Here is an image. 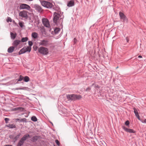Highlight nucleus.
Here are the masks:
<instances>
[{"label":"nucleus","instance_id":"21","mask_svg":"<svg viewBox=\"0 0 146 146\" xmlns=\"http://www.w3.org/2000/svg\"><path fill=\"white\" fill-rule=\"evenodd\" d=\"M134 113L137 119H139V115L138 111L136 108H134Z\"/></svg>","mask_w":146,"mask_h":146},{"label":"nucleus","instance_id":"40","mask_svg":"<svg viewBox=\"0 0 146 146\" xmlns=\"http://www.w3.org/2000/svg\"><path fill=\"white\" fill-rule=\"evenodd\" d=\"M23 89L22 88H15V90H23Z\"/></svg>","mask_w":146,"mask_h":146},{"label":"nucleus","instance_id":"39","mask_svg":"<svg viewBox=\"0 0 146 146\" xmlns=\"http://www.w3.org/2000/svg\"><path fill=\"white\" fill-rule=\"evenodd\" d=\"M77 41V40L75 38H74L73 39V41L74 43H75Z\"/></svg>","mask_w":146,"mask_h":146},{"label":"nucleus","instance_id":"12","mask_svg":"<svg viewBox=\"0 0 146 146\" xmlns=\"http://www.w3.org/2000/svg\"><path fill=\"white\" fill-rule=\"evenodd\" d=\"M42 23L45 27L49 28L50 26L49 22L47 20L44 19L42 20Z\"/></svg>","mask_w":146,"mask_h":146},{"label":"nucleus","instance_id":"47","mask_svg":"<svg viewBox=\"0 0 146 146\" xmlns=\"http://www.w3.org/2000/svg\"><path fill=\"white\" fill-rule=\"evenodd\" d=\"M38 48V47H37V46H36V47H35V49H34L35 50H36Z\"/></svg>","mask_w":146,"mask_h":146},{"label":"nucleus","instance_id":"48","mask_svg":"<svg viewBox=\"0 0 146 146\" xmlns=\"http://www.w3.org/2000/svg\"><path fill=\"white\" fill-rule=\"evenodd\" d=\"M4 146H13L11 145H6Z\"/></svg>","mask_w":146,"mask_h":146},{"label":"nucleus","instance_id":"24","mask_svg":"<svg viewBox=\"0 0 146 146\" xmlns=\"http://www.w3.org/2000/svg\"><path fill=\"white\" fill-rule=\"evenodd\" d=\"M29 80L30 78L29 77L27 76H25V77H23V80L25 82H28L29 81Z\"/></svg>","mask_w":146,"mask_h":146},{"label":"nucleus","instance_id":"22","mask_svg":"<svg viewBox=\"0 0 146 146\" xmlns=\"http://www.w3.org/2000/svg\"><path fill=\"white\" fill-rule=\"evenodd\" d=\"M21 135V133H19L17 135L13 138V139L14 140V142L16 141L19 138Z\"/></svg>","mask_w":146,"mask_h":146},{"label":"nucleus","instance_id":"3","mask_svg":"<svg viewBox=\"0 0 146 146\" xmlns=\"http://www.w3.org/2000/svg\"><path fill=\"white\" fill-rule=\"evenodd\" d=\"M40 1L41 5L48 9H50L54 6L51 3L48 1L43 0H40Z\"/></svg>","mask_w":146,"mask_h":146},{"label":"nucleus","instance_id":"43","mask_svg":"<svg viewBox=\"0 0 146 146\" xmlns=\"http://www.w3.org/2000/svg\"><path fill=\"white\" fill-rule=\"evenodd\" d=\"M9 119H5V122L6 123H7L8 121H9Z\"/></svg>","mask_w":146,"mask_h":146},{"label":"nucleus","instance_id":"14","mask_svg":"<svg viewBox=\"0 0 146 146\" xmlns=\"http://www.w3.org/2000/svg\"><path fill=\"white\" fill-rule=\"evenodd\" d=\"M23 76L21 75H20L19 76V78L18 79L14 80H13V82H15V84H16L19 83L18 82H20L22 80H23Z\"/></svg>","mask_w":146,"mask_h":146},{"label":"nucleus","instance_id":"53","mask_svg":"<svg viewBox=\"0 0 146 146\" xmlns=\"http://www.w3.org/2000/svg\"><path fill=\"white\" fill-rule=\"evenodd\" d=\"M23 119H25V118H23Z\"/></svg>","mask_w":146,"mask_h":146},{"label":"nucleus","instance_id":"1","mask_svg":"<svg viewBox=\"0 0 146 146\" xmlns=\"http://www.w3.org/2000/svg\"><path fill=\"white\" fill-rule=\"evenodd\" d=\"M60 13L55 12L54 13L53 21L54 23L58 26L62 25L64 16L60 15Z\"/></svg>","mask_w":146,"mask_h":146},{"label":"nucleus","instance_id":"23","mask_svg":"<svg viewBox=\"0 0 146 146\" xmlns=\"http://www.w3.org/2000/svg\"><path fill=\"white\" fill-rule=\"evenodd\" d=\"M32 36L34 39L38 37V34L36 32H34L32 34Z\"/></svg>","mask_w":146,"mask_h":146},{"label":"nucleus","instance_id":"20","mask_svg":"<svg viewBox=\"0 0 146 146\" xmlns=\"http://www.w3.org/2000/svg\"><path fill=\"white\" fill-rule=\"evenodd\" d=\"M27 52V51L25 50V47L23 48L22 49H21L19 53V55H20L24 53Z\"/></svg>","mask_w":146,"mask_h":146},{"label":"nucleus","instance_id":"19","mask_svg":"<svg viewBox=\"0 0 146 146\" xmlns=\"http://www.w3.org/2000/svg\"><path fill=\"white\" fill-rule=\"evenodd\" d=\"M17 35V34L16 33H14L12 32L10 33L11 38L12 39H15Z\"/></svg>","mask_w":146,"mask_h":146},{"label":"nucleus","instance_id":"6","mask_svg":"<svg viewBox=\"0 0 146 146\" xmlns=\"http://www.w3.org/2000/svg\"><path fill=\"white\" fill-rule=\"evenodd\" d=\"M119 14L121 20L122 21L123 20L124 22L127 23L128 22V20L126 17L123 13L120 12H119Z\"/></svg>","mask_w":146,"mask_h":146},{"label":"nucleus","instance_id":"34","mask_svg":"<svg viewBox=\"0 0 146 146\" xmlns=\"http://www.w3.org/2000/svg\"><path fill=\"white\" fill-rule=\"evenodd\" d=\"M7 22H11L12 20H11V18L10 17H8L7 18Z\"/></svg>","mask_w":146,"mask_h":146},{"label":"nucleus","instance_id":"31","mask_svg":"<svg viewBox=\"0 0 146 146\" xmlns=\"http://www.w3.org/2000/svg\"><path fill=\"white\" fill-rule=\"evenodd\" d=\"M130 123V122L128 120H127L125 123V125L127 126H129Z\"/></svg>","mask_w":146,"mask_h":146},{"label":"nucleus","instance_id":"16","mask_svg":"<svg viewBox=\"0 0 146 146\" xmlns=\"http://www.w3.org/2000/svg\"><path fill=\"white\" fill-rule=\"evenodd\" d=\"M74 1L72 0L69 1L67 3V5L68 7H70L74 6Z\"/></svg>","mask_w":146,"mask_h":146},{"label":"nucleus","instance_id":"5","mask_svg":"<svg viewBox=\"0 0 146 146\" xmlns=\"http://www.w3.org/2000/svg\"><path fill=\"white\" fill-rule=\"evenodd\" d=\"M38 44L40 45L47 47L48 45V41L45 39L40 40Z\"/></svg>","mask_w":146,"mask_h":146},{"label":"nucleus","instance_id":"29","mask_svg":"<svg viewBox=\"0 0 146 146\" xmlns=\"http://www.w3.org/2000/svg\"><path fill=\"white\" fill-rule=\"evenodd\" d=\"M25 50L27 51V52H30L31 50V47L30 46H27V47H25Z\"/></svg>","mask_w":146,"mask_h":146},{"label":"nucleus","instance_id":"37","mask_svg":"<svg viewBox=\"0 0 146 146\" xmlns=\"http://www.w3.org/2000/svg\"><path fill=\"white\" fill-rule=\"evenodd\" d=\"M125 39H126V40L127 42V43L129 42V38L127 36L126 38Z\"/></svg>","mask_w":146,"mask_h":146},{"label":"nucleus","instance_id":"15","mask_svg":"<svg viewBox=\"0 0 146 146\" xmlns=\"http://www.w3.org/2000/svg\"><path fill=\"white\" fill-rule=\"evenodd\" d=\"M31 138L30 135L28 134H26L23 136L21 139L25 142V141L28 138Z\"/></svg>","mask_w":146,"mask_h":146},{"label":"nucleus","instance_id":"32","mask_svg":"<svg viewBox=\"0 0 146 146\" xmlns=\"http://www.w3.org/2000/svg\"><path fill=\"white\" fill-rule=\"evenodd\" d=\"M142 122L144 123H146V119H139Z\"/></svg>","mask_w":146,"mask_h":146},{"label":"nucleus","instance_id":"9","mask_svg":"<svg viewBox=\"0 0 146 146\" xmlns=\"http://www.w3.org/2000/svg\"><path fill=\"white\" fill-rule=\"evenodd\" d=\"M33 7L38 12L41 13L42 12L43 10L41 7L38 5L35 4L33 5Z\"/></svg>","mask_w":146,"mask_h":146},{"label":"nucleus","instance_id":"8","mask_svg":"<svg viewBox=\"0 0 146 146\" xmlns=\"http://www.w3.org/2000/svg\"><path fill=\"white\" fill-rule=\"evenodd\" d=\"M19 16L25 18L26 19L28 18L27 12L25 11H21L19 13Z\"/></svg>","mask_w":146,"mask_h":146},{"label":"nucleus","instance_id":"27","mask_svg":"<svg viewBox=\"0 0 146 146\" xmlns=\"http://www.w3.org/2000/svg\"><path fill=\"white\" fill-rule=\"evenodd\" d=\"M24 143V142L21 139L18 142L17 146H21L23 145Z\"/></svg>","mask_w":146,"mask_h":146},{"label":"nucleus","instance_id":"42","mask_svg":"<svg viewBox=\"0 0 146 146\" xmlns=\"http://www.w3.org/2000/svg\"><path fill=\"white\" fill-rule=\"evenodd\" d=\"M38 119H31V120L33 121L36 122L37 121Z\"/></svg>","mask_w":146,"mask_h":146},{"label":"nucleus","instance_id":"49","mask_svg":"<svg viewBox=\"0 0 146 146\" xmlns=\"http://www.w3.org/2000/svg\"><path fill=\"white\" fill-rule=\"evenodd\" d=\"M26 1H33V0H25Z\"/></svg>","mask_w":146,"mask_h":146},{"label":"nucleus","instance_id":"7","mask_svg":"<svg viewBox=\"0 0 146 146\" xmlns=\"http://www.w3.org/2000/svg\"><path fill=\"white\" fill-rule=\"evenodd\" d=\"M19 9H26L30 10L31 9V7L29 5L24 3L21 4L20 5Z\"/></svg>","mask_w":146,"mask_h":146},{"label":"nucleus","instance_id":"13","mask_svg":"<svg viewBox=\"0 0 146 146\" xmlns=\"http://www.w3.org/2000/svg\"><path fill=\"white\" fill-rule=\"evenodd\" d=\"M21 42V41L19 40H15L13 42L12 45L15 48L20 44Z\"/></svg>","mask_w":146,"mask_h":146},{"label":"nucleus","instance_id":"45","mask_svg":"<svg viewBox=\"0 0 146 146\" xmlns=\"http://www.w3.org/2000/svg\"><path fill=\"white\" fill-rule=\"evenodd\" d=\"M23 115H24V116L26 117H27L28 115L27 114H23Z\"/></svg>","mask_w":146,"mask_h":146},{"label":"nucleus","instance_id":"10","mask_svg":"<svg viewBox=\"0 0 146 146\" xmlns=\"http://www.w3.org/2000/svg\"><path fill=\"white\" fill-rule=\"evenodd\" d=\"M122 128L124 129L125 131L129 133H133L135 132V131L132 129L128 128L124 126H123Z\"/></svg>","mask_w":146,"mask_h":146},{"label":"nucleus","instance_id":"4","mask_svg":"<svg viewBox=\"0 0 146 146\" xmlns=\"http://www.w3.org/2000/svg\"><path fill=\"white\" fill-rule=\"evenodd\" d=\"M38 50L40 53L43 55H46L48 53V49L44 46L38 48Z\"/></svg>","mask_w":146,"mask_h":146},{"label":"nucleus","instance_id":"50","mask_svg":"<svg viewBox=\"0 0 146 146\" xmlns=\"http://www.w3.org/2000/svg\"><path fill=\"white\" fill-rule=\"evenodd\" d=\"M4 119H8V118H5Z\"/></svg>","mask_w":146,"mask_h":146},{"label":"nucleus","instance_id":"44","mask_svg":"<svg viewBox=\"0 0 146 146\" xmlns=\"http://www.w3.org/2000/svg\"><path fill=\"white\" fill-rule=\"evenodd\" d=\"M31 119H37L36 117L35 116H33L31 117Z\"/></svg>","mask_w":146,"mask_h":146},{"label":"nucleus","instance_id":"26","mask_svg":"<svg viewBox=\"0 0 146 146\" xmlns=\"http://www.w3.org/2000/svg\"><path fill=\"white\" fill-rule=\"evenodd\" d=\"M60 31V29L59 28H56L54 29V33L55 34H58Z\"/></svg>","mask_w":146,"mask_h":146},{"label":"nucleus","instance_id":"46","mask_svg":"<svg viewBox=\"0 0 146 146\" xmlns=\"http://www.w3.org/2000/svg\"><path fill=\"white\" fill-rule=\"evenodd\" d=\"M138 58H142V56L141 55H139V56H138Z\"/></svg>","mask_w":146,"mask_h":146},{"label":"nucleus","instance_id":"38","mask_svg":"<svg viewBox=\"0 0 146 146\" xmlns=\"http://www.w3.org/2000/svg\"><path fill=\"white\" fill-rule=\"evenodd\" d=\"M91 89V88L90 87H88L87 89H86V91H89Z\"/></svg>","mask_w":146,"mask_h":146},{"label":"nucleus","instance_id":"17","mask_svg":"<svg viewBox=\"0 0 146 146\" xmlns=\"http://www.w3.org/2000/svg\"><path fill=\"white\" fill-rule=\"evenodd\" d=\"M15 48L14 46H11L9 47L7 50V52L9 53L13 52Z\"/></svg>","mask_w":146,"mask_h":146},{"label":"nucleus","instance_id":"36","mask_svg":"<svg viewBox=\"0 0 146 146\" xmlns=\"http://www.w3.org/2000/svg\"><path fill=\"white\" fill-rule=\"evenodd\" d=\"M55 142L59 146L60 145V142L57 139L55 140Z\"/></svg>","mask_w":146,"mask_h":146},{"label":"nucleus","instance_id":"51","mask_svg":"<svg viewBox=\"0 0 146 146\" xmlns=\"http://www.w3.org/2000/svg\"><path fill=\"white\" fill-rule=\"evenodd\" d=\"M51 123H52V125H53V124H52V123L51 122Z\"/></svg>","mask_w":146,"mask_h":146},{"label":"nucleus","instance_id":"41","mask_svg":"<svg viewBox=\"0 0 146 146\" xmlns=\"http://www.w3.org/2000/svg\"><path fill=\"white\" fill-rule=\"evenodd\" d=\"M95 88H100V87L98 85H96L95 87Z\"/></svg>","mask_w":146,"mask_h":146},{"label":"nucleus","instance_id":"30","mask_svg":"<svg viewBox=\"0 0 146 146\" xmlns=\"http://www.w3.org/2000/svg\"><path fill=\"white\" fill-rule=\"evenodd\" d=\"M16 121H19V122H27V119H16Z\"/></svg>","mask_w":146,"mask_h":146},{"label":"nucleus","instance_id":"25","mask_svg":"<svg viewBox=\"0 0 146 146\" xmlns=\"http://www.w3.org/2000/svg\"><path fill=\"white\" fill-rule=\"evenodd\" d=\"M6 126L10 128H14L16 127V126L15 125L11 124H9L6 125Z\"/></svg>","mask_w":146,"mask_h":146},{"label":"nucleus","instance_id":"18","mask_svg":"<svg viewBox=\"0 0 146 146\" xmlns=\"http://www.w3.org/2000/svg\"><path fill=\"white\" fill-rule=\"evenodd\" d=\"M39 138V136H35L31 138V141L33 142H35L36 141L38 140Z\"/></svg>","mask_w":146,"mask_h":146},{"label":"nucleus","instance_id":"35","mask_svg":"<svg viewBox=\"0 0 146 146\" xmlns=\"http://www.w3.org/2000/svg\"><path fill=\"white\" fill-rule=\"evenodd\" d=\"M28 44L29 45V46L31 47L33 44V42L32 41H29L28 42Z\"/></svg>","mask_w":146,"mask_h":146},{"label":"nucleus","instance_id":"11","mask_svg":"<svg viewBox=\"0 0 146 146\" xmlns=\"http://www.w3.org/2000/svg\"><path fill=\"white\" fill-rule=\"evenodd\" d=\"M12 110L14 111H17V112H20L24 111L25 110V109L24 108L22 107H17L13 108Z\"/></svg>","mask_w":146,"mask_h":146},{"label":"nucleus","instance_id":"28","mask_svg":"<svg viewBox=\"0 0 146 146\" xmlns=\"http://www.w3.org/2000/svg\"><path fill=\"white\" fill-rule=\"evenodd\" d=\"M28 40V38L27 37H25L23 38L21 41V42H26Z\"/></svg>","mask_w":146,"mask_h":146},{"label":"nucleus","instance_id":"33","mask_svg":"<svg viewBox=\"0 0 146 146\" xmlns=\"http://www.w3.org/2000/svg\"><path fill=\"white\" fill-rule=\"evenodd\" d=\"M19 24L20 26L22 28L23 27V23L21 22H19Z\"/></svg>","mask_w":146,"mask_h":146},{"label":"nucleus","instance_id":"52","mask_svg":"<svg viewBox=\"0 0 146 146\" xmlns=\"http://www.w3.org/2000/svg\"><path fill=\"white\" fill-rule=\"evenodd\" d=\"M118 68V66L116 67V68Z\"/></svg>","mask_w":146,"mask_h":146},{"label":"nucleus","instance_id":"2","mask_svg":"<svg viewBox=\"0 0 146 146\" xmlns=\"http://www.w3.org/2000/svg\"><path fill=\"white\" fill-rule=\"evenodd\" d=\"M66 97L68 101H72L81 99L82 97L81 95L76 94H68L66 96Z\"/></svg>","mask_w":146,"mask_h":146}]
</instances>
